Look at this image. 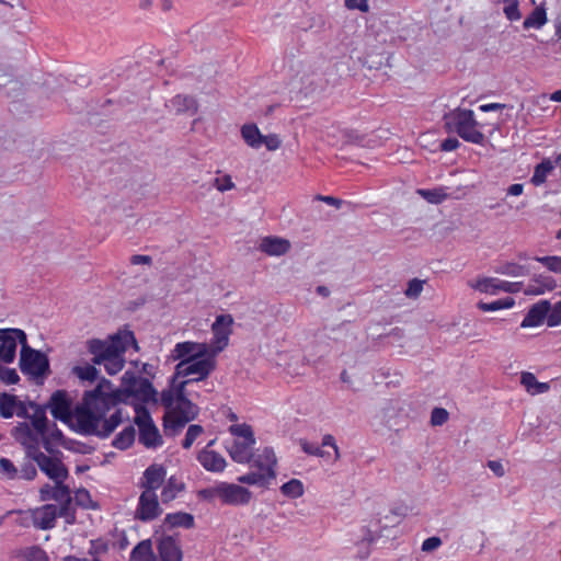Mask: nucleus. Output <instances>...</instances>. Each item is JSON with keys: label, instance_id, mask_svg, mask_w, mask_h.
Wrapping results in <instances>:
<instances>
[{"label": "nucleus", "instance_id": "1", "mask_svg": "<svg viewBox=\"0 0 561 561\" xmlns=\"http://www.w3.org/2000/svg\"><path fill=\"white\" fill-rule=\"evenodd\" d=\"M134 409V424L140 430V389H114L113 383L102 378L98 386L85 391L82 401L72 409V398L66 390L55 391L46 407L51 415L69 423L76 420L75 431L85 436L107 438L123 421H129V413L119 404Z\"/></svg>", "mask_w": 561, "mask_h": 561}, {"label": "nucleus", "instance_id": "2", "mask_svg": "<svg viewBox=\"0 0 561 561\" xmlns=\"http://www.w3.org/2000/svg\"><path fill=\"white\" fill-rule=\"evenodd\" d=\"M187 381H169L160 393L148 378L142 377V405L160 404L163 410L162 426L164 435L174 437L199 414V407L190 398Z\"/></svg>", "mask_w": 561, "mask_h": 561}, {"label": "nucleus", "instance_id": "3", "mask_svg": "<svg viewBox=\"0 0 561 561\" xmlns=\"http://www.w3.org/2000/svg\"><path fill=\"white\" fill-rule=\"evenodd\" d=\"M130 344L138 350L134 333L129 330H119L105 340L91 339L87 341V348L93 355L92 363L94 365H104L108 375H116L124 367V354Z\"/></svg>", "mask_w": 561, "mask_h": 561}, {"label": "nucleus", "instance_id": "4", "mask_svg": "<svg viewBox=\"0 0 561 561\" xmlns=\"http://www.w3.org/2000/svg\"><path fill=\"white\" fill-rule=\"evenodd\" d=\"M444 127L456 133L461 139L474 145H483L484 135L471 110L456 107L444 115Z\"/></svg>", "mask_w": 561, "mask_h": 561}, {"label": "nucleus", "instance_id": "5", "mask_svg": "<svg viewBox=\"0 0 561 561\" xmlns=\"http://www.w3.org/2000/svg\"><path fill=\"white\" fill-rule=\"evenodd\" d=\"M250 471L238 477V482L249 485L267 486L275 479L276 456L273 448L265 447L253 453Z\"/></svg>", "mask_w": 561, "mask_h": 561}, {"label": "nucleus", "instance_id": "6", "mask_svg": "<svg viewBox=\"0 0 561 561\" xmlns=\"http://www.w3.org/2000/svg\"><path fill=\"white\" fill-rule=\"evenodd\" d=\"M215 368V360L206 355L196 358H186L176 364L169 381L181 383L187 381V388L199 380L205 379Z\"/></svg>", "mask_w": 561, "mask_h": 561}, {"label": "nucleus", "instance_id": "7", "mask_svg": "<svg viewBox=\"0 0 561 561\" xmlns=\"http://www.w3.org/2000/svg\"><path fill=\"white\" fill-rule=\"evenodd\" d=\"M229 433L233 436L232 444L228 447L231 459L238 463L250 462L255 438L250 425L233 424L229 427Z\"/></svg>", "mask_w": 561, "mask_h": 561}, {"label": "nucleus", "instance_id": "8", "mask_svg": "<svg viewBox=\"0 0 561 561\" xmlns=\"http://www.w3.org/2000/svg\"><path fill=\"white\" fill-rule=\"evenodd\" d=\"M19 367L22 374L41 383L50 374L49 359L47 355L41 351L32 348L27 343H23V347H21Z\"/></svg>", "mask_w": 561, "mask_h": 561}, {"label": "nucleus", "instance_id": "9", "mask_svg": "<svg viewBox=\"0 0 561 561\" xmlns=\"http://www.w3.org/2000/svg\"><path fill=\"white\" fill-rule=\"evenodd\" d=\"M26 455L51 480L67 479L68 469L58 458L42 453L38 446H26Z\"/></svg>", "mask_w": 561, "mask_h": 561}, {"label": "nucleus", "instance_id": "10", "mask_svg": "<svg viewBox=\"0 0 561 561\" xmlns=\"http://www.w3.org/2000/svg\"><path fill=\"white\" fill-rule=\"evenodd\" d=\"M26 333L21 329H0V362L11 364L15 359L18 343L26 344Z\"/></svg>", "mask_w": 561, "mask_h": 561}, {"label": "nucleus", "instance_id": "11", "mask_svg": "<svg viewBox=\"0 0 561 561\" xmlns=\"http://www.w3.org/2000/svg\"><path fill=\"white\" fill-rule=\"evenodd\" d=\"M232 323L233 319L230 314H220L216 318L211 325L213 337L209 344L213 354H217L227 347L232 333Z\"/></svg>", "mask_w": 561, "mask_h": 561}, {"label": "nucleus", "instance_id": "12", "mask_svg": "<svg viewBox=\"0 0 561 561\" xmlns=\"http://www.w3.org/2000/svg\"><path fill=\"white\" fill-rule=\"evenodd\" d=\"M214 494L222 503L231 505H244L251 500V492L241 485L234 483L221 482L214 488Z\"/></svg>", "mask_w": 561, "mask_h": 561}, {"label": "nucleus", "instance_id": "13", "mask_svg": "<svg viewBox=\"0 0 561 561\" xmlns=\"http://www.w3.org/2000/svg\"><path fill=\"white\" fill-rule=\"evenodd\" d=\"M164 439L150 412L142 405V446L148 449L162 447Z\"/></svg>", "mask_w": 561, "mask_h": 561}, {"label": "nucleus", "instance_id": "14", "mask_svg": "<svg viewBox=\"0 0 561 561\" xmlns=\"http://www.w3.org/2000/svg\"><path fill=\"white\" fill-rule=\"evenodd\" d=\"M159 561H182L179 536H162L157 543Z\"/></svg>", "mask_w": 561, "mask_h": 561}, {"label": "nucleus", "instance_id": "15", "mask_svg": "<svg viewBox=\"0 0 561 561\" xmlns=\"http://www.w3.org/2000/svg\"><path fill=\"white\" fill-rule=\"evenodd\" d=\"M215 440H210L197 454V461L201 466L209 472H222L226 468V459L217 451L211 449Z\"/></svg>", "mask_w": 561, "mask_h": 561}, {"label": "nucleus", "instance_id": "16", "mask_svg": "<svg viewBox=\"0 0 561 561\" xmlns=\"http://www.w3.org/2000/svg\"><path fill=\"white\" fill-rule=\"evenodd\" d=\"M207 345L196 342H181L178 343L171 351L169 359L172 360H186V358H196L206 355Z\"/></svg>", "mask_w": 561, "mask_h": 561}, {"label": "nucleus", "instance_id": "17", "mask_svg": "<svg viewBox=\"0 0 561 561\" xmlns=\"http://www.w3.org/2000/svg\"><path fill=\"white\" fill-rule=\"evenodd\" d=\"M167 469L163 465L153 463L142 472V492L156 493L165 481Z\"/></svg>", "mask_w": 561, "mask_h": 561}, {"label": "nucleus", "instance_id": "18", "mask_svg": "<svg viewBox=\"0 0 561 561\" xmlns=\"http://www.w3.org/2000/svg\"><path fill=\"white\" fill-rule=\"evenodd\" d=\"M548 311H550V302L548 300H540L533 305L526 316L524 317L522 328H535L547 322Z\"/></svg>", "mask_w": 561, "mask_h": 561}, {"label": "nucleus", "instance_id": "19", "mask_svg": "<svg viewBox=\"0 0 561 561\" xmlns=\"http://www.w3.org/2000/svg\"><path fill=\"white\" fill-rule=\"evenodd\" d=\"M57 517V506L46 504L34 511L33 523L36 528L47 530L55 527Z\"/></svg>", "mask_w": 561, "mask_h": 561}, {"label": "nucleus", "instance_id": "20", "mask_svg": "<svg viewBox=\"0 0 561 561\" xmlns=\"http://www.w3.org/2000/svg\"><path fill=\"white\" fill-rule=\"evenodd\" d=\"M161 488V501L163 504H168L184 492L185 483L181 478L171 476Z\"/></svg>", "mask_w": 561, "mask_h": 561}, {"label": "nucleus", "instance_id": "21", "mask_svg": "<svg viewBox=\"0 0 561 561\" xmlns=\"http://www.w3.org/2000/svg\"><path fill=\"white\" fill-rule=\"evenodd\" d=\"M260 250L268 255H283L289 248L288 240L278 237H265L261 240Z\"/></svg>", "mask_w": 561, "mask_h": 561}, {"label": "nucleus", "instance_id": "22", "mask_svg": "<svg viewBox=\"0 0 561 561\" xmlns=\"http://www.w3.org/2000/svg\"><path fill=\"white\" fill-rule=\"evenodd\" d=\"M557 283L551 276L538 275L531 279L528 286L524 289L526 295H542L556 288Z\"/></svg>", "mask_w": 561, "mask_h": 561}, {"label": "nucleus", "instance_id": "23", "mask_svg": "<svg viewBox=\"0 0 561 561\" xmlns=\"http://www.w3.org/2000/svg\"><path fill=\"white\" fill-rule=\"evenodd\" d=\"M163 527L168 529L172 528H185L190 529L194 527V516L185 512H176L167 514L163 519Z\"/></svg>", "mask_w": 561, "mask_h": 561}, {"label": "nucleus", "instance_id": "24", "mask_svg": "<svg viewBox=\"0 0 561 561\" xmlns=\"http://www.w3.org/2000/svg\"><path fill=\"white\" fill-rule=\"evenodd\" d=\"M162 510L160 507L156 493L142 492V522L152 520L160 516Z\"/></svg>", "mask_w": 561, "mask_h": 561}, {"label": "nucleus", "instance_id": "25", "mask_svg": "<svg viewBox=\"0 0 561 561\" xmlns=\"http://www.w3.org/2000/svg\"><path fill=\"white\" fill-rule=\"evenodd\" d=\"M30 407L34 409V413L28 416L31 420L32 427L39 435H44L48 431V420L46 416V404L38 405L34 402H30Z\"/></svg>", "mask_w": 561, "mask_h": 561}, {"label": "nucleus", "instance_id": "26", "mask_svg": "<svg viewBox=\"0 0 561 561\" xmlns=\"http://www.w3.org/2000/svg\"><path fill=\"white\" fill-rule=\"evenodd\" d=\"M547 12L545 3L536 7L529 15L524 20L523 27L525 30L536 28L540 30L547 23Z\"/></svg>", "mask_w": 561, "mask_h": 561}, {"label": "nucleus", "instance_id": "27", "mask_svg": "<svg viewBox=\"0 0 561 561\" xmlns=\"http://www.w3.org/2000/svg\"><path fill=\"white\" fill-rule=\"evenodd\" d=\"M241 136L251 148L259 149L262 146L263 135L255 124H244L241 127Z\"/></svg>", "mask_w": 561, "mask_h": 561}, {"label": "nucleus", "instance_id": "28", "mask_svg": "<svg viewBox=\"0 0 561 561\" xmlns=\"http://www.w3.org/2000/svg\"><path fill=\"white\" fill-rule=\"evenodd\" d=\"M39 437L42 438L43 447L49 454L54 453V445L62 446V442L68 439L55 423L50 431H47L44 435H39Z\"/></svg>", "mask_w": 561, "mask_h": 561}, {"label": "nucleus", "instance_id": "29", "mask_svg": "<svg viewBox=\"0 0 561 561\" xmlns=\"http://www.w3.org/2000/svg\"><path fill=\"white\" fill-rule=\"evenodd\" d=\"M13 435L16 440L24 445L27 442L32 443L31 446H37L38 444L39 434H37L34 428H31V426L25 422L19 423V425L14 427Z\"/></svg>", "mask_w": 561, "mask_h": 561}, {"label": "nucleus", "instance_id": "30", "mask_svg": "<svg viewBox=\"0 0 561 561\" xmlns=\"http://www.w3.org/2000/svg\"><path fill=\"white\" fill-rule=\"evenodd\" d=\"M135 436L136 431L134 426L128 425L114 437L112 446L119 450H126L134 444Z\"/></svg>", "mask_w": 561, "mask_h": 561}, {"label": "nucleus", "instance_id": "31", "mask_svg": "<svg viewBox=\"0 0 561 561\" xmlns=\"http://www.w3.org/2000/svg\"><path fill=\"white\" fill-rule=\"evenodd\" d=\"M16 557L20 561H49L48 554L39 546L22 548L18 551Z\"/></svg>", "mask_w": 561, "mask_h": 561}, {"label": "nucleus", "instance_id": "32", "mask_svg": "<svg viewBox=\"0 0 561 561\" xmlns=\"http://www.w3.org/2000/svg\"><path fill=\"white\" fill-rule=\"evenodd\" d=\"M171 105L176 110V112L190 113L191 115L196 114L197 112V102L194 98L188 95H175L171 100Z\"/></svg>", "mask_w": 561, "mask_h": 561}, {"label": "nucleus", "instance_id": "33", "mask_svg": "<svg viewBox=\"0 0 561 561\" xmlns=\"http://www.w3.org/2000/svg\"><path fill=\"white\" fill-rule=\"evenodd\" d=\"M416 193L431 204H440L448 197L447 187L419 188Z\"/></svg>", "mask_w": 561, "mask_h": 561}, {"label": "nucleus", "instance_id": "34", "mask_svg": "<svg viewBox=\"0 0 561 561\" xmlns=\"http://www.w3.org/2000/svg\"><path fill=\"white\" fill-rule=\"evenodd\" d=\"M553 170V164L550 160L545 159L535 167L530 182L535 186H539L547 181L548 175Z\"/></svg>", "mask_w": 561, "mask_h": 561}, {"label": "nucleus", "instance_id": "35", "mask_svg": "<svg viewBox=\"0 0 561 561\" xmlns=\"http://www.w3.org/2000/svg\"><path fill=\"white\" fill-rule=\"evenodd\" d=\"M515 306V299L512 297H504L491 302L480 301L478 308L484 312L497 311L502 309H511Z\"/></svg>", "mask_w": 561, "mask_h": 561}, {"label": "nucleus", "instance_id": "36", "mask_svg": "<svg viewBox=\"0 0 561 561\" xmlns=\"http://www.w3.org/2000/svg\"><path fill=\"white\" fill-rule=\"evenodd\" d=\"M18 407V399L13 394L0 393V415L3 419H10Z\"/></svg>", "mask_w": 561, "mask_h": 561}, {"label": "nucleus", "instance_id": "37", "mask_svg": "<svg viewBox=\"0 0 561 561\" xmlns=\"http://www.w3.org/2000/svg\"><path fill=\"white\" fill-rule=\"evenodd\" d=\"M280 492L287 497L297 499L304 494V484L298 479H291L280 486Z\"/></svg>", "mask_w": 561, "mask_h": 561}, {"label": "nucleus", "instance_id": "38", "mask_svg": "<svg viewBox=\"0 0 561 561\" xmlns=\"http://www.w3.org/2000/svg\"><path fill=\"white\" fill-rule=\"evenodd\" d=\"M71 373L79 379L91 382L96 380L99 376V370L90 364H85L84 366H75L72 367Z\"/></svg>", "mask_w": 561, "mask_h": 561}, {"label": "nucleus", "instance_id": "39", "mask_svg": "<svg viewBox=\"0 0 561 561\" xmlns=\"http://www.w3.org/2000/svg\"><path fill=\"white\" fill-rule=\"evenodd\" d=\"M504 4L503 13L505 18L511 22H516L520 20L522 13L519 10V1L518 0H499Z\"/></svg>", "mask_w": 561, "mask_h": 561}, {"label": "nucleus", "instance_id": "40", "mask_svg": "<svg viewBox=\"0 0 561 561\" xmlns=\"http://www.w3.org/2000/svg\"><path fill=\"white\" fill-rule=\"evenodd\" d=\"M472 287L481 293L485 294H492L495 295L499 293V284L497 278L493 277H484L481 279H478L474 284H472Z\"/></svg>", "mask_w": 561, "mask_h": 561}, {"label": "nucleus", "instance_id": "41", "mask_svg": "<svg viewBox=\"0 0 561 561\" xmlns=\"http://www.w3.org/2000/svg\"><path fill=\"white\" fill-rule=\"evenodd\" d=\"M57 516L64 517L68 525L76 523V510L72 506V499L59 503V507H57Z\"/></svg>", "mask_w": 561, "mask_h": 561}, {"label": "nucleus", "instance_id": "42", "mask_svg": "<svg viewBox=\"0 0 561 561\" xmlns=\"http://www.w3.org/2000/svg\"><path fill=\"white\" fill-rule=\"evenodd\" d=\"M34 460L30 459L25 454V460L18 468L19 478L24 480H33L37 476V470L34 465Z\"/></svg>", "mask_w": 561, "mask_h": 561}, {"label": "nucleus", "instance_id": "43", "mask_svg": "<svg viewBox=\"0 0 561 561\" xmlns=\"http://www.w3.org/2000/svg\"><path fill=\"white\" fill-rule=\"evenodd\" d=\"M64 480L65 479L54 480L55 486L50 496L51 500L56 501L57 503H61L71 499L70 489L68 485L64 484Z\"/></svg>", "mask_w": 561, "mask_h": 561}, {"label": "nucleus", "instance_id": "44", "mask_svg": "<svg viewBox=\"0 0 561 561\" xmlns=\"http://www.w3.org/2000/svg\"><path fill=\"white\" fill-rule=\"evenodd\" d=\"M204 428L198 424H191L187 427L185 436L182 440V447L188 449L195 443V440L203 434Z\"/></svg>", "mask_w": 561, "mask_h": 561}, {"label": "nucleus", "instance_id": "45", "mask_svg": "<svg viewBox=\"0 0 561 561\" xmlns=\"http://www.w3.org/2000/svg\"><path fill=\"white\" fill-rule=\"evenodd\" d=\"M496 272L500 274H503V275L517 277V276L525 275L527 273V270L517 263L507 262V263L501 265L496 270Z\"/></svg>", "mask_w": 561, "mask_h": 561}, {"label": "nucleus", "instance_id": "46", "mask_svg": "<svg viewBox=\"0 0 561 561\" xmlns=\"http://www.w3.org/2000/svg\"><path fill=\"white\" fill-rule=\"evenodd\" d=\"M76 504L83 508H98V505L92 501L90 492L85 489H79L75 495Z\"/></svg>", "mask_w": 561, "mask_h": 561}, {"label": "nucleus", "instance_id": "47", "mask_svg": "<svg viewBox=\"0 0 561 561\" xmlns=\"http://www.w3.org/2000/svg\"><path fill=\"white\" fill-rule=\"evenodd\" d=\"M0 473L10 480L19 478L18 467H15L10 459L4 457L0 458Z\"/></svg>", "mask_w": 561, "mask_h": 561}, {"label": "nucleus", "instance_id": "48", "mask_svg": "<svg viewBox=\"0 0 561 561\" xmlns=\"http://www.w3.org/2000/svg\"><path fill=\"white\" fill-rule=\"evenodd\" d=\"M548 327H558L561 324V300L556 302L553 306L550 305V311L547 316Z\"/></svg>", "mask_w": 561, "mask_h": 561}, {"label": "nucleus", "instance_id": "49", "mask_svg": "<svg viewBox=\"0 0 561 561\" xmlns=\"http://www.w3.org/2000/svg\"><path fill=\"white\" fill-rule=\"evenodd\" d=\"M540 262L545 267L554 273H561V256H542L536 259Z\"/></svg>", "mask_w": 561, "mask_h": 561}, {"label": "nucleus", "instance_id": "50", "mask_svg": "<svg viewBox=\"0 0 561 561\" xmlns=\"http://www.w3.org/2000/svg\"><path fill=\"white\" fill-rule=\"evenodd\" d=\"M0 380L7 385H15L20 381V377L15 369L0 364Z\"/></svg>", "mask_w": 561, "mask_h": 561}, {"label": "nucleus", "instance_id": "51", "mask_svg": "<svg viewBox=\"0 0 561 561\" xmlns=\"http://www.w3.org/2000/svg\"><path fill=\"white\" fill-rule=\"evenodd\" d=\"M62 447L65 449L79 453V454H89L91 453V447H89L87 444L68 438L67 440L62 442Z\"/></svg>", "mask_w": 561, "mask_h": 561}, {"label": "nucleus", "instance_id": "52", "mask_svg": "<svg viewBox=\"0 0 561 561\" xmlns=\"http://www.w3.org/2000/svg\"><path fill=\"white\" fill-rule=\"evenodd\" d=\"M497 284H499V287H497L499 293L504 291V293L515 294V293H519L523 290L522 282H507V280H502V279L497 278Z\"/></svg>", "mask_w": 561, "mask_h": 561}, {"label": "nucleus", "instance_id": "53", "mask_svg": "<svg viewBox=\"0 0 561 561\" xmlns=\"http://www.w3.org/2000/svg\"><path fill=\"white\" fill-rule=\"evenodd\" d=\"M214 186L220 192H226L232 190L234 187V184L232 182L231 176L225 174L222 176H218L215 179Z\"/></svg>", "mask_w": 561, "mask_h": 561}, {"label": "nucleus", "instance_id": "54", "mask_svg": "<svg viewBox=\"0 0 561 561\" xmlns=\"http://www.w3.org/2000/svg\"><path fill=\"white\" fill-rule=\"evenodd\" d=\"M538 382L536 376L529 371H523L520 375V383L524 386L528 393H531L533 389Z\"/></svg>", "mask_w": 561, "mask_h": 561}, {"label": "nucleus", "instance_id": "55", "mask_svg": "<svg viewBox=\"0 0 561 561\" xmlns=\"http://www.w3.org/2000/svg\"><path fill=\"white\" fill-rule=\"evenodd\" d=\"M448 420V412L443 408H435L431 414L433 425H443Z\"/></svg>", "mask_w": 561, "mask_h": 561}, {"label": "nucleus", "instance_id": "56", "mask_svg": "<svg viewBox=\"0 0 561 561\" xmlns=\"http://www.w3.org/2000/svg\"><path fill=\"white\" fill-rule=\"evenodd\" d=\"M423 289V282L420 279H412L409 282L408 287L405 289V295L410 298L417 297Z\"/></svg>", "mask_w": 561, "mask_h": 561}, {"label": "nucleus", "instance_id": "57", "mask_svg": "<svg viewBox=\"0 0 561 561\" xmlns=\"http://www.w3.org/2000/svg\"><path fill=\"white\" fill-rule=\"evenodd\" d=\"M344 4L348 10H358L363 13H367L369 11L367 0H345Z\"/></svg>", "mask_w": 561, "mask_h": 561}, {"label": "nucleus", "instance_id": "58", "mask_svg": "<svg viewBox=\"0 0 561 561\" xmlns=\"http://www.w3.org/2000/svg\"><path fill=\"white\" fill-rule=\"evenodd\" d=\"M262 145H265L267 150L275 151L280 147V139L276 134L263 135Z\"/></svg>", "mask_w": 561, "mask_h": 561}, {"label": "nucleus", "instance_id": "59", "mask_svg": "<svg viewBox=\"0 0 561 561\" xmlns=\"http://www.w3.org/2000/svg\"><path fill=\"white\" fill-rule=\"evenodd\" d=\"M460 146V142L455 137H448L440 142V150L445 152L454 151Z\"/></svg>", "mask_w": 561, "mask_h": 561}, {"label": "nucleus", "instance_id": "60", "mask_svg": "<svg viewBox=\"0 0 561 561\" xmlns=\"http://www.w3.org/2000/svg\"><path fill=\"white\" fill-rule=\"evenodd\" d=\"M442 540L439 537L433 536L425 539L422 543V550L430 552L440 547Z\"/></svg>", "mask_w": 561, "mask_h": 561}, {"label": "nucleus", "instance_id": "61", "mask_svg": "<svg viewBox=\"0 0 561 561\" xmlns=\"http://www.w3.org/2000/svg\"><path fill=\"white\" fill-rule=\"evenodd\" d=\"M301 446H302L304 451L309 455H314V456H320V457L324 456L321 447L318 445L310 444L308 442H302Z\"/></svg>", "mask_w": 561, "mask_h": 561}, {"label": "nucleus", "instance_id": "62", "mask_svg": "<svg viewBox=\"0 0 561 561\" xmlns=\"http://www.w3.org/2000/svg\"><path fill=\"white\" fill-rule=\"evenodd\" d=\"M322 446L325 447V446H329L333 449L334 451V460L337 459L340 457V454H339V448L335 444V439L332 435L328 434V435H324L323 438H322Z\"/></svg>", "mask_w": 561, "mask_h": 561}, {"label": "nucleus", "instance_id": "63", "mask_svg": "<svg viewBox=\"0 0 561 561\" xmlns=\"http://www.w3.org/2000/svg\"><path fill=\"white\" fill-rule=\"evenodd\" d=\"M142 561H152L153 556L151 554V540H142Z\"/></svg>", "mask_w": 561, "mask_h": 561}, {"label": "nucleus", "instance_id": "64", "mask_svg": "<svg viewBox=\"0 0 561 561\" xmlns=\"http://www.w3.org/2000/svg\"><path fill=\"white\" fill-rule=\"evenodd\" d=\"M488 467L495 473L497 477L504 476V468L500 461L489 460Z\"/></svg>", "mask_w": 561, "mask_h": 561}]
</instances>
